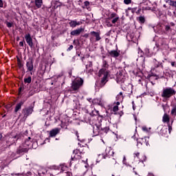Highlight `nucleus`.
<instances>
[{
  "label": "nucleus",
  "instance_id": "19",
  "mask_svg": "<svg viewBox=\"0 0 176 176\" xmlns=\"http://www.w3.org/2000/svg\"><path fill=\"white\" fill-rule=\"evenodd\" d=\"M172 116L175 117L176 116V104L173 105V107L170 112Z\"/></svg>",
  "mask_w": 176,
  "mask_h": 176
},
{
  "label": "nucleus",
  "instance_id": "18",
  "mask_svg": "<svg viewBox=\"0 0 176 176\" xmlns=\"http://www.w3.org/2000/svg\"><path fill=\"white\" fill-rule=\"evenodd\" d=\"M93 104H98V105H102V102L100 99H94L92 100Z\"/></svg>",
  "mask_w": 176,
  "mask_h": 176
},
{
  "label": "nucleus",
  "instance_id": "8",
  "mask_svg": "<svg viewBox=\"0 0 176 176\" xmlns=\"http://www.w3.org/2000/svg\"><path fill=\"white\" fill-rule=\"evenodd\" d=\"M26 67L28 71L32 72L34 70V63L32 62V59H29V60L26 63Z\"/></svg>",
  "mask_w": 176,
  "mask_h": 176
},
{
  "label": "nucleus",
  "instance_id": "39",
  "mask_svg": "<svg viewBox=\"0 0 176 176\" xmlns=\"http://www.w3.org/2000/svg\"><path fill=\"white\" fill-rule=\"evenodd\" d=\"M85 6H89L90 5V3L89 1H85Z\"/></svg>",
  "mask_w": 176,
  "mask_h": 176
},
{
  "label": "nucleus",
  "instance_id": "17",
  "mask_svg": "<svg viewBox=\"0 0 176 176\" xmlns=\"http://www.w3.org/2000/svg\"><path fill=\"white\" fill-rule=\"evenodd\" d=\"M117 82H124V76L122 74H120L117 76Z\"/></svg>",
  "mask_w": 176,
  "mask_h": 176
},
{
  "label": "nucleus",
  "instance_id": "5",
  "mask_svg": "<svg viewBox=\"0 0 176 176\" xmlns=\"http://www.w3.org/2000/svg\"><path fill=\"white\" fill-rule=\"evenodd\" d=\"M83 85V79L82 78H76L73 82H72V87L73 90H78L80 86Z\"/></svg>",
  "mask_w": 176,
  "mask_h": 176
},
{
  "label": "nucleus",
  "instance_id": "2",
  "mask_svg": "<svg viewBox=\"0 0 176 176\" xmlns=\"http://www.w3.org/2000/svg\"><path fill=\"white\" fill-rule=\"evenodd\" d=\"M32 142V140H31V137H29L25 140V142L23 143L22 146L19 148L17 153H23V152H28V149H30Z\"/></svg>",
  "mask_w": 176,
  "mask_h": 176
},
{
  "label": "nucleus",
  "instance_id": "29",
  "mask_svg": "<svg viewBox=\"0 0 176 176\" xmlns=\"http://www.w3.org/2000/svg\"><path fill=\"white\" fill-rule=\"evenodd\" d=\"M6 25H7V27H8V28H11V27H12V23H10V22H7V23H6Z\"/></svg>",
  "mask_w": 176,
  "mask_h": 176
},
{
  "label": "nucleus",
  "instance_id": "23",
  "mask_svg": "<svg viewBox=\"0 0 176 176\" xmlns=\"http://www.w3.org/2000/svg\"><path fill=\"white\" fill-rule=\"evenodd\" d=\"M138 20L142 23H145V18L144 16H139Z\"/></svg>",
  "mask_w": 176,
  "mask_h": 176
},
{
  "label": "nucleus",
  "instance_id": "16",
  "mask_svg": "<svg viewBox=\"0 0 176 176\" xmlns=\"http://www.w3.org/2000/svg\"><path fill=\"white\" fill-rule=\"evenodd\" d=\"M91 35H93L96 39V41H100L101 39V37L100 36V34L96 32H91Z\"/></svg>",
  "mask_w": 176,
  "mask_h": 176
},
{
  "label": "nucleus",
  "instance_id": "24",
  "mask_svg": "<svg viewBox=\"0 0 176 176\" xmlns=\"http://www.w3.org/2000/svg\"><path fill=\"white\" fill-rule=\"evenodd\" d=\"M25 83H30L31 82V76H29L28 78H24Z\"/></svg>",
  "mask_w": 176,
  "mask_h": 176
},
{
  "label": "nucleus",
  "instance_id": "49",
  "mask_svg": "<svg viewBox=\"0 0 176 176\" xmlns=\"http://www.w3.org/2000/svg\"><path fill=\"white\" fill-rule=\"evenodd\" d=\"M133 109H134V106H133Z\"/></svg>",
  "mask_w": 176,
  "mask_h": 176
},
{
  "label": "nucleus",
  "instance_id": "41",
  "mask_svg": "<svg viewBox=\"0 0 176 176\" xmlns=\"http://www.w3.org/2000/svg\"><path fill=\"white\" fill-rule=\"evenodd\" d=\"M134 156H135L136 157H138V156H140V153H135Z\"/></svg>",
  "mask_w": 176,
  "mask_h": 176
},
{
  "label": "nucleus",
  "instance_id": "6",
  "mask_svg": "<svg viewBox=\"0 0 176 176\" xmlns=\"http://www.w3.org/2000/svg\"><path fill=\"white\" fill-rule=\"evenodd\" d=\"M83 31H85V28H80L78 29L72 30L70 32V35H72L73 36H78V35H80V33L83 32Z\"/></svg>",
  "mask_w": 176,
  "mask_h": 176
},
{
  "label": "nucleus",
  "instance_id": "37",
  "mask_svg": "<svg viewBox=\"0 0 176 176\" xmlns=\"http://www.w3.org/2000/svg\"><path fill=\"white\" fill-rule=\"evenodd\" d=\"M172 67H175L176 68V63L175 62H171Z\"/></svg>",
  "mask_w": 176,
  "mask_h": 176
},
{
  "label": "nucleus",
  "instance_id": "25",
  "mask_svg": "<svg viewBox=\"0 0 176 176\" xmlns=\"http://www.w3.org/2000/svg\"><path fill=\"white\" fill-rule=\"evenodd\" d=\"M119 111V107L118 106H114L113 108V112H118Z\"/></svg>",
  "mask_w": 176,
  "mask_h": 176
},
{
  "label": "nucleus",
  "instance_id": "35",
  "mask_svg": "<svg viewBox=\"0 0 176 176\" xmlns=\"http://www.w3.org/2000/svg\"><path fill=\"white\" fill-rule=\"evenodd\" d=\"M142 162H146V156L144 155L143 156V160H142Z\"/></svg>",
  "mask_w": 176,
  "mask_h": 176
},
{
  "label": "nucleus",
  "instance_id": "21",
  "mask_svg": "<svg viewBox=\"0 0 176 176\" xmlns=\"http://www.w3.org/2000/svg\"><path fill=\"white\" fill-rule=\"evenodd\" d=\"M118 21H119V16H116L115 18H113L111 23L115 24L116 23H118Z\"/></svg>",
  "mask_w": 176,
  "mask_h": 176
},
{
  "label": "nucleus",
  "instance_id": "7",
  "mask_svg": "<svg viewBox=\"0 0 176 176\" xmlns=\"http://www.w3.org/2000/svg\"><path fill=\"white\" fill-rule=\"evenodd\" d=\"M25 39L26 41V43L30 47H32L34 46V43H32V38H31V34H28L25 36Z\"/></svg>",
  "mask_w": 176,
  "mask_h": 176
},
{
  "label": "nucleus",
  "instance_id": "30",
  "mask_svg": "<svg viewBox=\"0 0 176 176\" xmlns=\"http://www.w3.org/2000/svg\"><path fill=\"white\" fill-rule=\"evenodd\" d=\"M74 49V45H70L69 47L67 49V52H69Z\"/></svg>",
  "mask_w": 176,
  "mask_h": 176
},
{
  "label": "nucleus",
  "instance_id": "20",
  "mask_svg": "<svg viewBox=\"0 0 176 176\" xmlns=\"http://www.w3.org/2000/svg\"><path fill=\"white\" fill-rule=\"evenodd\" d=\"M116 98L118 101H122L123 100V93L120 92V94L117 96Z\"/></svg>",
  "mask_w": 176,
  "mask_h": 176
},
{
  "label": "nucleus",
  "instance_id": "26",
  "mask_svg": "<svg viewBox=\"0 0 176 176\" xmlns=\"http://www.w3.org/2000/svg\"><path fill=\"white\" fill-rule=\"evenodd\" d=\"M90 115H94V116L98 115V111L94 109L92 111V112H91V113H90Z\"/></svg>",
  "mask_w": 176,
  "mask_h": 176
},
{
  "label": "nucleus",
  "instance_id": "47",
  "mask_svg": "<svg viewBox=\"0 0 176 176\" xmlns=\"http://www.w3.org/2000/svg\"><path fill=\"white\" fill-rule=\"evenodd\" d=\"M162 108H163V109H164V111H165V107H164V105H162Z\"/></svg>",
  "mask_w": 176,
  "mask_h": 176
},
{
  "label": "nucleus",
  "instance_id": "1",
  "mask_svg": "<svg viewBox=\"0 0 176 176\" xmlns=\"http://www.w3.org/2000/svg\"><path fill=\"white\" fill-rule=\"evenodd\" d=\"M99 78H102L100 80V87H104L107 82H108V70L107 69L102 68L98 73Z\"/></svg>",
  "mask_w": 176,
  "mask_h": 176
},
{
  "label": "nucleus",
  "instance_id": "42",
  "mask_svg": "<svg viewBox=\"0 0 176 176\" xmlns=\"http://www.w3.org/2000/svg\"><path fill=\"white\" fill-rule=\"evenodd\" d=\"M99 157H100V159H105L103 155H99Z\"/></svg>",
  "mask_w": 176,
  "mask_h": 176
},
{
  "label": "nucleus",
  "instance_id": "9",
  "mask_svg": "<svg viewBox=\"0 0 176 176\" xmlns=\"http://www.w3.org/2000/svg\"><path fill=\"white\" fill-rule=\"evenodd\" d=\"M56 170H58L60 173H64V171H67L68 170V167L64 164H61L59 166H55Z\"/></svg>",
  "mask_w": 176,
  "mask_h": 176
},
{
  "label": "nucleus",
  "instance_id": "46",
  "mask_svg": "<svg viewBox=\"0 0 176 176\" xmlns=\"http://www.w3.org/2000/svg\"><path fill=\"white\" fill-rule=\"evenodd\" d=\"M75 159H76L75 157H72V160H75Z\"/></svg>",
  "mask_w": 176,
  "mask_h": 176
},
{
  "label": "nucleus",
  "instance_id": "40",
  "mask_svg": "<svg viewBox=\"0 0 176 176\" xmlns=\"http://www.w3.org/2000/svg\"><path fill=\"white\" fill-rule=\"evenodd\" d=\"M19 45L21 47L24 46V42L23 41L19 42Z\"/></svg>",
  "mask_w": 176,
  "mask_h": 176
},
{
  "label": "nucleus",
  "instance_id": "15",
  "mask_svg": "<svg viewBox=\"0 0 176 176\" xmlns=\"http://www.w3.org/2000/svg\"><path fill=\"white\" fill-rule=\"evenodd\" d=\"M34 1H35L36 7L38 9H40V8H42V5L43 3V0H34Z\"/></svg>",
  "mask_w": 176,
  "mask_h": 176
},
{
  "label": "nucleus",
  "instance_id": "33",
  "mask_svg": "<svg viewBox=\"0 0 176 176\" xmlns=\"http://www.w3.org/2000/svg\"><path fill=\"white\" fill-rule=\"evenodd\" d=\"M112 164H116L118 162H116V160H115V159H113L111 161Z\"/></svg>",
  "mask_w": 176,
  "mask_h": 176
},
{
  "label": "nucleus",
  "instance_id": "10",
  "mask_svg": "<svg viewBox=\"0 0 176 176\" xmlns=\"http://www.w3.org/2000/svg\"><path fill=\"white\" fill-rule=\"evenodd\" d=\"M60 133V129L56 128L50 131V137H56Z\"/></svg>",
  "mask_w": 176,
  "mask_h": 176
},
{
  "label": "nucleus",
  "instance_id": "22",
  "mask_svg": "<svg viewBox=\"0 0 176 176\" xmlns=\"http://www.w3.org/2000/svg\"><path fill=\"white\" fill-rule=\"evenodd\" d=\"M116 17H118L116 13H112L109 16V20H112V19H115Z\"/></svg>",
  "mask_w": 176,
  "mask_h": 176
},
{
  "label": "nucleus",
  "instance_id": "34",
  "mask_svg": "<svg viewBox=\"0 0 176 176\" xmlns=\"http://www.w3.org/2000/svg\"><path fill=\"white\" fill-rule=\"evenodd\" d=\"M165 30H166V31H170V26L166 25V26L165 27Z\"/></svg>",
  "mask_w": 176,
  "mask_h": 176
},
{
  "label": "nucleus",
  "instance_id": "48",
  "mask_svg": "<svg viewBox=\"0 0 176 176\" xmlns=\"http://www.w3.org/2000/svg\"><path fill=\"white\" fill-rule=\"evenodd\" d=\"M1 138H2V135L0 134V140H1Z\"/></svg>",
  "mask_w": 176,
  "mask_h": 176
},
{
  "label": "nucleus",
  "instance_id": "43",
  "mask_svg": "<svg viewBox=\"0 0 176 176\" xmlns=\"http://www.w3.org/2000/svg\"><path fill=\"white\" fill-rule=\"evenodd\" d=\"M109 153H110L111 155H113V151H109Z\"/></svg>",
  "mask_w": 176,
  "mask_h": 176
},
{
  "label": "nucleus",
  "instance_id": "36",
  "mask_svg": "<svg viewBox=\"0 0 176 176\" xmlns=\"http://www.w3.org/2000/svg\"><path fill=\"white\" fill-rule=\"evenodd\" d=\"M122 163H123V164H126V157L125 156L123 157Z\"/></svg>",
  "mask_w": 176,
  "mask_h": 176
},
{
  "label": "nucleus",
  "instance_id": "12",
  "mask_svg": "<svg viewBox=\"0 0 176 176\" xmlns=\"http://www.w3.org/2000/svg\"><path fill=\"white\" fill-rule=\"evenodd\" d=\"M23 104H24V102H23V101L16 104L15 109H14V112H19V111H20V109H21V107H23Z\"/></svg>",
  "mask_w": 176,
  "mask_h": 176
},
{
  "label": "nucleus",
  "instance_id": "44",
  "mask_svg": "<svg viewBox=\"0 0 176 176\" xmlns=\"http://www.w3.org/2000/svg\"><path fill=\"white\" fill-rule=\"evenodd\" d=\"M118 105H120V102H116V107H118Z\"/></svg>",
  "mask_w": 176,
  "mask_h": 176
},
{
  "label": "nucleus",
  "instance_id": "13",
  "mask_svg": "<svg viewBox=\"0 0 176 176\" xmlns=\"http://www.w3.org/2000/svg\"><path fill=\"white\" fill-rule=\"evenodd\" d=\"M162 122H164V123H168V122H170V116H168L167 113L164 114Z\"/></svg>",
  "mask_w": 176,
  "mask_h": 176
},
{
  "label": "nucleus",
  "instance_id": "38",
  "mask_svg": "<svg viewBox=\"0 0 176 176\" xmlns=\"http://www.w3.org/2000/svg\"><path fill=\"white\" fill-rule=\"evenodd\" d=\"M171 130H173V127L171 126L168 125L169 133H171Z\"/></svg>",
  "mask_w": 176,
  "mask_h": 176
},
{
  "label": "nucleus",
  "instance_id": "28",
  "mask_svg": "<svg viewBox=\"0 0 176 176\" xmlns=\"http://www.w3.org/2000/svg\"><path fill=\"white\" fill-rule=\"evenodd\" d=\"M103 68L104 69H107V68H108V63H107V61H104V63H103Z\"/></svg>",
  "mask_w": 176,
  "mask_h": 176
},
{
  "label": "nucleus",
  "instance_id": "32",
  "mask_svg": "<svg viewBox=\"0 0 176 176\" xmlns=\"http://www.w3.org/2000/svg\"><path fill=\"white\" fill-rule=\"evenodd\" d=\"M142 129L143 131H148V128H146V126H143Z\"/></svg>",
  "mask_w": 176,
  "mask_h": 176
},
{
  "label": "nucleus",
  "instance_id": "11",
  "mask_svg": "<svg viewBox=\"0 0 176 176\" xmlns=\"http://www.w3.org/2000/svg\"><path fill=\"white\" fill-rule=\"evenodd\" d=\"M69 24L72 28H75V27H76V25H80V24H82V23L79 22V21H70Z\"/></svg>",
  "mask_w": 176,
  "mask_h": 176
},
{
  "label": "nucleus",
  "instance_id": "4",
  "mask_svg": "<svg viewBox=\"0 0 176 176\" xmlns=\"http://www.w3.org/2000/svg\"><path fill=\"white\" fill-rule=\"evenodd\" d=\"M34 112V107L30 106L29 107H26L22 110V114L23 115V119L25 120L30 115H31Z\"/></svg>",
  "mask_w": 176,
  "mask_h": 176
},
{
  "label": "nucleus",
  "instance_id": "45",
  "mask_svg": "<svg viewBox=\"0 0 176 176\" xmlns=\"http://www.w3.org/2000/svg\"><path fill=\"white\" fill-rule=\"evenodd\" d=\"M107 25H108L109 27H112V24H111V23H109L107 24Z\"/></svg>",
  "mask_w": 176,
  "mask_h": 176
},
{
  "label": "nucleus",
  "instance_id": "3",
  "mask_svg": "<svg viewBox=\"0 0 176 176\" xmlns=\"http://www.w3.org/2000/svg\"><path fill=\"white\" fill-rule=\"evenodd\" d=\"M175 89L171 87H166L163 89L161 96L163 98H170L173 96H175Z\"/></svg>",
  "mask_w": 176,
  "mask_h": 176
},
{
  "label": "nucleus",
  "instance_id": "14",
  "mask_svg": "<svg viewBox=\"0 0 176 176\" xmlns=\"http://www.w3.org/2000/svg\"><path fill=\"white\" fill-rule=\"evenodd\" d=\"M109 54L111 56V57H119V52L116 50L110 51Z\"/></svg>",
  "mask_w": 176,
  "mask_h": 176
},
{
  "label": "nucleus",
  "instance_id": "27",
  "mask_svg": "<svg viewBox=\"0 0 176 176\" xmlns=\"http://www.w3.org/2000/svg\"><path fill=\"white\" fill-rule=\"evenodd\" d=\"M124 3L125 5H129V3H131V0H124Z\"/></svg>",
  "mask_w": 176,
  "mask_h": 176
},
{
  "label": "nucleus",
  "instance_id": "31",
  "mask_svg": "<svg viewBox=\"0 0 176 176\" xmlns=\"http://www.w3.org/2000/svg\"><path fill=\"white\" fill-rule=\"evenodd\" d=\"M0 8H3V1L0 0Z\"/></svg>",
  "mask_w": 176,
  "mask_h": 176
}]
</instances>
